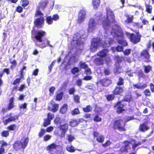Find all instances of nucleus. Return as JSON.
Wrapping results in <instances>:
<instances>
[{"instance_id":"1","label":"nucleus","mask_w":154,"mask_h":154,"mask_svg":"<svg viewBox=\"0 0 154 154\" xmlns=\"http://www.w3.org/2000/svg\"><path fill=\"white\" fill-rule=\"evenodd\" d=\"M31 34L33 38L36 41L41 43L40 44H36V46L42 48L46 47L52 48L53 46L50 44V41L47 38L43 40L42 38L46 35V32L42 30H34L31 31Z\"/></svg>"},{"instance_id":"2","label":"nucleus","mask_w":154,"mask_h":154,"mask_svg":"<svg viewBox=\"0 0 154 154\" xmlns=\"http://www.w3.org/2000/svg\"><path fill=\"white\" fill-rule=\"evenodd\" d=\"M106 18L105 17H102V15H100L98 20L100 22H101L103 27L109 26L111 22L115 23L116 22L115 18V16L113 11L110 8L106 10Z\"/></svg>"},{"instance_id":"3","label":"nucleus","mask_w":154,"mask_h":154,"mask_svg":"<svg viewBox=\"0 0 154 154\" xmlns=\"http://www.w3.org/2000/svg\"><path fill=\"white\" fill-rule=\"evenodd\" d=\"M29 138L28 137H23L21 140H17L13 144V148L16 151L20 152V154H23L24 149L28 145Z\"/></svg>"},{"instance_id":"4","label":"nucleus","mask_w":154,"mask_h":154,"mask_svg":"<svg viewBox=\"0 0 154 154\" xmlns=\"http://www.w3.org/2000/svg\"><path fill=\"white\" fill-rule=\"evenodd\" d=\"M109 126L113 130H118L120 131H125L126 130L125 124L122 119L114 120L113 122H111Z\"/></svg>"},{"instance_id":"5","label":"nucleus","mask_w":154,"mask_h":154,"mask_svg":"<svg viewBox=\"0 0 154 154\" xmlns=\"http://www.w3.org/2000/svg\"><path fill=\"white\" fill-rule=\"evenodd\" d=\"M131 30L136 33V34L134 33L130 34L129 35L130 41L134 44H137L140 42L142 36L138 31L137 32H136V30Z\"/></svg>"},{"instance_id":"6","label":"nucleus","mask_w":154,"mask_h":154,"mask_svg":"<svg viewBox=\"0 0 154 154\" xmlns=\"http://www.w3.org/2000/svg\"><path fill=\"white\" fill-rule=\"evenodd\" d=\"M48 2L46 1H44L40 2L39 5L37 7L35 12V16L37 17L38 16H43L44 14L40 11V8H42V10H44L46 7Z\"/></svg>"},{"instance_id":"7","label":"nucleus","mask_w":154,"mask_h":154,"mask_svg":"<svg viewBox=\"0 0 154 154\" xmlns=\"http://www.w3.org/2000/svg\"><path fill=\"white\" fill-rule=\"evenodd\" d=\"M101 43V40L99 38H94L91 41L90 49L92 52L97 50L98 46Z\"/></svg>"},{"instance_id":"8","label":"nucleus","mask_w":154,"mask_h":154,"mask_svg":"<svg viewBox=\"0 0 154 154\" xmlns=\"http://www.w3.org/2000/svg\"><path fill=\"white\" fill-rule=\"evenodd\" d=\"M150 55L147 49L143 50L140 53L139 58H141L144 60L143 61L149 63L151 61L150 59Z\"/></svg>"},{"instance_id":"9","label":"nucleus","mask_w":154,"mask_h":154,"mask_svg":"<svg viewBox=\"0 0 154 154\" xmlns=\"http://www.w3.org/2000/svg\"><path fill=\"white\" fill-rule=\"evenodd\" d=\"M119 33H117L116 35V37L118 38H121V39H119L118 41V43L122 45V46L126 47L128 46V44L126 41L124 40V34L122 32L119 31L118 32Z\"/></svg>"},{"instance_id":"10","label":"nucleus","mask_w":154,"mask_h":154,"mask_svg":"<svg viewBox=\"0 0 154 154\" xmlns=\"http://www.w3.org/2000/svg\"><path fill=\"white\" fill-rule=\"evenodd\" d=\"M40 16L39 17L35 19L33 22L35 26L38 29L42 27L44 22L43 16Z\"/></svg>"},{"instance_id":"11","label":"nucleus","mask_w":154,"mask_h":154,"mask_svg":"<svg viewBox=\"0 0 154 154\" xmlns=\"http://www.w3.org/2000/svg\"><path fill=\"white\" fill-rule=\"evenodd\" d=\"M123 101L121 100L117 102L114 104V107H116L117 109L116 112L118 114H120L125 111V110L124 109V107L125 105V104H122V102Z\"/></svg>"},{"instance_id":"12","label":"nucleus","mask_w":154,"mask_h":154,"mask_svg":"<svg viewBox=\"0 0 154 154\" xmlns=\"http://www.w3.org/2000/svg\"><path fill=\"white\" fill-rule=\"evenodd\" d=\"M60 130L61 131L60 135V138L64 137L66 132L68 131L69 128V125L68 124L66 123L63 124H61L59 125Z\"/></svg>"},{"instance_id":"13","label":"nucleus","mask_w":154,"mask_h":154,"mask_svg":"<svg viewBox=\"0 0 154 154\" xmlns=\"http://www.w3.org/2000/svg\"><path fill=\"white\" fill-rule=\"evenodd\" d=\"M86 17V11L85 9H82L80 10L79 12L77 22L79 24H80L83 22Z\"/></svg>"},{"instance_id":"14","label":"nucleus","mask_w":154,"mask_h":154,"mask_svg":"<svg viewBox=\"0 0 154 154\" xmlns=\"http://www.w3.org/2000/svg\"><path fill=\"white\" fill-rule=\"evenodd\" d=\"M124 88V87H122L117 85L115 87L112 91V92H113L116 95L122 96L125 91Z\"/></svg>"},{"instance_id":"15","label":"nucleus","mask_w":154,"mask_h":154,"mask_svg":"<svg viewBox=\"0 0 154 154\" xmlns=\"http://www.w3.org/2000/svg\"><path fill=\"white\" fill-rule=\"evenodd\" d=\"M125 144L119 150V154H122L124 152H128V147L129 146L131 142L128 140H125L123 143Z\"/></svg>"},{"instance_id":"16","label":"nucleus","mask_w":154,"mask_h":154,"mask_svg":"<svg viewBox=\"0 0 154 154\" xmlns=\"http://www.w3.org/2000/svg\"><path fill=\"white\" fill-rule=\"evenodd\" d=\"M93 134L94 138L96 139V141L98 142L102 143L104 142V137L103 135L100 134L99 132L95 131H94Z\"/></svg>"},{"instance_id":"17","label":"nucleus","mask_w":154,"mask_h":154,"mask_svg":"<svg viewBox=\"0 0 154 154\" xmlns=\"http://www.w3.org/2000/svg\"><path fill=\"white\" fill-rule=\"evenodd\" d=\"M101 85L103 86L108 87L112 83V80L107 78H104L100 79L99 82Z\"/></svg>"},{"instance_id":"18","label":"nucleus","mask_w":154,"mask_h":154,"mask_svg":"<svg viewBox=\"0 0 154 154\" xmlns=\"http://www.w3.org/2000/svg\"><path fill=\"white\" fill-rule=\"evenodd\" d=\"M109 52V50L108 49L104 48L98 52L96 55L99 57L103 58L107 56Z\"/></svg>"},{"instance_id":"19","label":"nucleus","mask_w":154,"mask_h":154,"mask_svg":"<svg viewBox=\"0 0 154 154\" xmlns=\"http://www.w3.org/2000/svg\"><path fill=\"white\" fill-rule=\"evenodd\" d=\"M149 128V127L148 125L146 123H143L140 124L138 129L140 131L145 132L148 131Z\"/></svg>"},{"instance_id":"20","label":"nucleus","mask_w":154,"mask_h":154,"mask_svg":"<svg viewBox=\"0 0 154 154\" xmlns=\"http://www.w3.org/2000/svg\"><path fill=\"white\" fill-rule=\"evenodd\" d=\"M18 118L19 117L18 116H11L7 119L3 121V122L4 125H6L9 122L14 121L16 120H18Z\"/></svg>"},{"instance_id":"21","label":"nucleus","mask_w":154,"mask_h":154,"mask_svg":"<svg viewBox=\"0 0 154 154\" xmlns=\"http://www.w3.org/2000/svg\"><path fill=\"white\" fill-rule=\"evenodd\" d=\"M96 27V23L94 18H91L88 23V29L92 31L94 30Z\"/></svg>"},{"instance_id":"22","label":"nucleus","mask_w":154,"mask_h":154,"mask_svg":"<svg viewBox=\"0 0 154 154\" xmlns=\"http://www.w3.org/2000/svg\"><path fill=\"white\" fill-rule=\"evenodd\" d=\"M132 100V97L131 94V92H129L125 94L122 100L123 101L130 102Z\"/></svg>"},{"instance_id":"23","label":"nucleus","mask_w":154,"mask_h":154,"mask_svg":"<svg viewBox=\"0 0 154 154\" xmlns=\"http://www.w3.org/2000/svg\"><path fill=\"white\" fill-rule=\"evenodd\" d=\"M94 62L95 65L97 66L102 65L103 64L104 61L103 58L99 57L94 59Z\"/></svg>"},{"instance_id":"24","label":"nucleus","mask_w":154,"mask_h":154,"mask_svg":"<svg viewBox=\"0 0 154 154\" xmlns=\"http://www.w3.org/2000/svg\"><path fill=\"white\" fill-rule=\"evenodd\" d=\"M126 17L127 19L125 21V23L128 24L133 23V20L134 18L133 15L127 14L126 15Z\"/></svg>"},{"instance_id":"25","label":"nucleus","mask_w":154,"mask_h":154,"mask_svg":"<svg viewBox=\"0 0 154 154\" xmlns=\"http://www.w3.org/2000/svg\"><path fill=\"white\" fill-rule=\"evenodd\" d=\"M52 108H51V107H48V109L50 111H52L54 113L58 110L59 104L57 103H54L52 105Z\"/></svg>"},{"instance_id":"26","label":"nucleus","mask_w":154,"mask_h":154,"mask_svg":"<svg viewBox=\"0 0 154 154\" xmlns=\"http://www.w3.org/2000/svg\"><path fill=\"white\" fill-rule=\"evenodd\" d=\"M58 146V145H56L55 143H53L46 147V149L50 152L52 151L53 149H56V147Z\"/></svg>"},{"instance_id":"27","label":"nucleus","mask_w":154,"mask_h":154,"mask_svg":"<svg viewBox=\"0 0 154 154\" xmlns=\"http://www.w3.org/2000/svg\"><path fill=\"white\" fill-rule=\"evenodd\" d=\"M68 105L66 104H64L60 109V112L62 114H65L67 111Z\"/></svg>"},{"instance_id":"28","label":"nucleus","mask_w":154,"mask_h":154,"mask_svg":"<svg viewBox=\"0 0 154 154\" xmlns=\"http://www.w3.org/2000/svg\"><path fill=\"white\" fill-rule=\"evenodd\" d=\"M116 95L112 92V94H108L106 96V99L108 101H112L115 98Z\"/></svg>"},{"instance_id":"29","label":"nucleus","mask_w":154,"mask_h":154,"mask_svg":"<svg viewBox=\"0 0 154 154\" xmlns=\"http://www.w3.org/2000/svg\"><path fill=\"white\" fill-rule=\"evenodd\" d=\"M100 0H92V4L94 9H97L99 6Z\"/></svg>"},{"instance_id":"30","label":"nucleus","mask_w":154,"mask_h":154,"mask_svg":"<svg viewBox=\"0 0 154 154\" xmlns=\"http://www.w3.org/2000/svg\"><path fill=\"white\" fill-rule=\"evenodd\" d=\"M134 88H137L138 89H143L145 88L146 87V85L144 83L142 85H139L138 84H136L133 85Z\"/></svg>"},{"instance_id":"31","label":"nucleus","mask_w":154,"mask_h":154,"mask_svg":"<svg viewBox=\"0 0 154 154\" xmlns=\"http://www.w3.org/2000/svg\"><path fill=\"white\" fill-rule=\"evenodd\" d=\"M26 67L25 66V65H24L23 66L22 68H21L20 71V78H22V79H23L24 78V70H26Z\"/></svg>"},{"instance_id":"32","label":"nucleus","mask_w":154,"mask_h":154,"mask_svg":"<svg viewBox=\"0 0 154 154\" xmlns=\"http://www.w3.org/2000/svg\"><path fill=\"white\" fill-rule=\"evenodd\" d=\"M63 93L62 92L57 94L55 97V100L58 101L61 100L63 98Z\"/></svg>"},{"instance_id":"33","label":"nucleus","mask_w":154,"mask_h":154,"mask_svg":"<svg viewBox=\"0 0 154 154\" xmlns=\"http://www.w3.org/2000/svg\"><path fill=\"white\" fill-rule=\"evenodd\" d=\"M45 20L46 23L48 25H51L53 23V20L51 16H48L46 17Z\"/></svg>"},{"instance_id":"34","label":"nucleus","mask_w":154,"mask_h":154,"mask_svg":"<svg viewBox=\"0 0 154 154\" xmlns=\"http://www.w3.org/2000/svg\"><path fill=\"white\" fill-rule=\"evenodd\" d=\"M144 68V71L145 73H148L152 70V67L150 65L147 66L144 65L143 66Z\"/></svg>"},{"instance_id":"35","label":"nucleus","mask_w":154,"mask_h":154,"mask_svg":"<svg viewBox=\"0 0 154 154\" xmlns=\"http://www.w3.org/2000/svg\"><path fill=\"white\" fill-rule=\"evenodd\" d=\"M146 11L148 13L151 14L152 13V7L151 5L149 4H146L145 5Z\"/></svg>"},{"instance_id":"36","label":"nucleus","mask_w":154,"mask_h":154,"mask_svg":"<svg viewBox=\"0 0 154 154\" xmlns=\"http://www.w3.org/2000/svg\"><path fill=\"white\" fill-rule=\"evenodd\" d=\"M77 120L75 119H72L69 122V125L71 127H74L77 125Z\"/></svg>"},{"instance_id":"37","label":"nucleus","mask_w":154,"mask_h":154,"mask_svg":"<svg viewBox=\"0 0 154 154\" xmlns=\"http://www.w3.org/2000/svg\"><path fill=\"white\" fill-rule=\"evenodd\" d=\"M124 79L122 77L119 78L118 82L116 83L117 86H120L124 85Z\"/></svg>"},{"instance_id":"38","label":"nucleus","mask_w":154,"mask_h":154,"mask_svg":"<svg viewBox=\"0 0 154 154\" xmlns=\"http://www.w3.org/2000/svg\"><path fill=\"white\" fill-rule=\"evenodd\" d=\"M82 109L84 112H89L92 111V107L90 105H88L85 107L83 108Z\"/></svg>"},{"instance_id":"39","label":"nucleus","mask_w":154,"mask_h":154,"mask_svg":"<svg viewBox=\"0 0 154 154\" xmlns=\"http://www.w3.org/2000/svg\"><path fill=\"white\" fill-rule=\"evenodd\" d=\"M137 74L139 78H144L145 76V75L141 69H140L137 71Z\"/></svg>"},{"instance_id":"40","label":"nucleus","mask_w":154,"mask_h":154,"mask_svg":"<svg viewBox=\"0 0 154 154\" xmlns=\"http://www.w3.org/2000/svg\"><path fill=\"white\" fill-rule=\"evenodd\" d=\"M46 132V131L45 129L43 128H41L40 129V131L38 134V137L39 138L42 137L45 134Z\"/></svg>"},{"instance_id":"41","label":"nucleus","mask_w":154,"mask_h":154,"mask_svg":"<svg viewBox=\"0 0 154 154\" xmlns=\"http://www.w3.org/2000/svg\"><path fill=\"white\" fill-rule=\"evenodd\" d=\"M79 72V69L77 67H73L71 71V73L73 75H75L76 73Z\"/></svg>"},{"instance_id":"42","label":"nucleus","mask_w":154,"mask_h":154,"mask_svg":"<svg viewBox=\"0 0 154 154\" xmlns=\"http://www.w3.org/2000/svg\"><path fill=\"white\" fill-rule=\"evenodd\" d=\"M54 124L60 125L61 124L62 121L60 117H56L54 120Z\"/></svg>"},{"instance_id":"43","label":"nucleus","mask_w":154,"mask_h":154,"mask_svg":"<svg viewBox=\"0 0 154 154\" xmlns=\"http://www.w3.org/2000/svg\"><path fill=\"white\" fill-rule=\"evenodd\" d=\"M51 121L47 118L45 119L43 123V125L44 127H46L51 124Z\"/></svg>"},{"instance_id":"44","label":"nucleus","mask_w":154,"mask_h":154,"mask_svg":"<svg viewBox=\"0 0 154 154\" xmlns=\"http://www.w3.org/2000/svg\"><path fill=\"white\" fill-rule=\"evenodd\" d=\"M71 113L72 115L74 116L79 114L80 111L78 108H76L72 110Z\"/></svg>"},{"instance_id":"45","label":"nucleus","mask_w":154,"mask_h":154,"mask_svg":"<svg viewBox=\"0 0 154 154\" xmlns=\"http://www.w3.org/2000/svg\"><path fill=\"white\" fill-rule=\"evenodd\" d=\"M17 128V125L15 124L11 125L7 127V129L9 131H14L16 130Z\"/></svg>"},{"instance_id":"46","label":"nucleus","mask_w":154,"mask_h":154,"mask_svg":"<svg viewBox=\"0 0 154 154\" xmlns=\"http://www.w3.org/2000/svg\"><path fill=\"white\" fill-rule=\"evenodd\" d=\"M80 97L78 95H75L73 96V100L75 102L79 103L80 101Z\"/></svg>"},{"instance_id":"47","label":"nucleus","mask_w":154,"mask_h":154,"mask_svg":"<svg viewBox=\"0 0 154 154\" xmlns=\"http://www.w3.org/2000/svg\"><path fill=\"white\" fill-rule=\"evenodd\" d=\"M21 2H22L21 6L23 8H25L29 4V2L28 0H21Z\"/></svg>"},{"instance_id":"48","label":"nucleus","mask_w":154,"mask_h":154,"mask_svg":"<svg viewBox=\"0 0 154 154\" xmlns=\"http://www.w3.org/2000/svg\"><path fill=\"white\" fill-rule=\"evenodd\" d=\"M79 67L81 68L85 69L88 67V65L85 62H80L79 63Z\"/></svg>"},{"instance_id":"49","label":"nucleus","mask_w":154,"mask_h":154,"mask_svg":"<svg viewBox=\"0 0 154 154\" xmlns=\"http://www.w3.org/2000/svg\"><path fill=\"white\" fill-rule=\"evenodd\" d=\"M132 25L134 27L137 28H141L143 27L142 25H141L138 22H134Z\"/></svg>"},{"instance_id":"50","label":"nucleus","mask_w":154,"mask_h":154,"mask_svg":"<svg viewBox=\"0 0 154 154\" xmlns=\"http://www.w3.org/2000/svg\"><path fill=\"white\" fill-rule=\"evenodd\" d=\"M10 63L12 64L10 66V68L12 69H13L17 65L16 61L15 60H14L12 61L10 60Z\"/></svg>"},{"instance_id":"51","label":"nucleus","mask_w":154,"mask_h":154,"mask_svg":"<svg viewBox=\"0 0 154 154\" xmlns=\"http://www.w3.org/2000/svg\"><path fill=\"white\" fill-rule=\"evenodd\" d=\"M56 89L55 87L54 86L51 87L49 89V95L50 96H52L54 93V91Z\"/></svg>"},{"instance_id":"52","label":"nucleus","mask_w":154,"mask_h":154,"mask_svg":"<svg viewBox=\"0 0 154 154\" xmlns=\"http://www.w3.org/2000/svg\"><path fill=\"white\" fill-rule=\"evenodd\" d=\"M9 135V133L8 131H3L1 133V136L2 137H7Z\"/></svg>"},{"instance_id":"53","label":"nucleus","mask_w":154,"mask_h":154,"mask_svg":"<svg viewBox=\"0 0 154 154\" xmlns=\"http://www.w3.org/2000/svg\"><path fill=\"white\" fill-rule=\"evenodd\" d=\"M66 150L70 152H75V149H74V147L72 145L66 147Z\"/></svg>"},{"instance_id":"54","label":"nucleus","mask_w":154,"mask_h":154,"mask_svg":"<svg viewBox=\"0 0 154 154\" xmlns=\"http://www.w3.org/2000/svg\"><path fill=\"white\" fill-rule=\"evenodd\" d=\"M22 79V78H20V77H19V78H16L14 81L13 82L12 84L13 85H16L17 84H19L21 81V79Z\"/></svg>"},{"instance_id":"55","label":"nucleus","mask_w":154,"mask_h":154,"mask_svg":"<svg viewBox=\"0 0 154 154\" xmlns=\"http://www.w3.org/2000/svg\"><path fill=\"white\" fill-rule=\"evenodd\" d=\"M93 120L95 122H99L101 121L102 119L100 117H99L98 115H96L94 117Z\"/></svg>"},{"instance_id":"56","label":"nucleus","mask_w":154,"mask_h":154,"mask_svg":"<svg viewBox=\"0 0 154 154\" xmlns=\"http://www.w3.org/2000/svg\"><path fill=\"white\" fill-rule=\"evenodd\" d=\"M54 115L50 112H49L47 114V119L51 121L54 118Z\"/></svg>"},{"instance_id":"57","label":"nucleus","mask_w":154,"mask_h":154,"mask_svg":"<svg viewBox=\"0 0 154 154\" xmlns=\"http://www.w3.org/2000/svg\"><path fill=\"white\" fill-rule=\"evenodd\" d=\"M75 90L74 87H72L68 89V93L70 95H73Z\"/></svg>"},{"instance_id":"58","label":"nucleus","mask_w":154,"mask_h":154,"mask_svg":"<svg viewBox=\"0 0 154 154\" xmlns=\"http://www.w3.org/2000/svg\"><path fill=\"white\" fill-rule=\"evenodd\" d=\"M144 93L145 95L147 96H150L151 95V94L150 91L149 89H146L144 91Z\"/></svg>"},{"instance_id":"59","label":"nucleus","mask_w":154,"mask_h":154,"mask_svg":"<svg viewBox=\"0 0 154 154\" xmlns=\"http://www.w3.org/2000/svg\"><path fill=\"white\" fill-rule=\"evenodd\" d=\"M51 136L49 134H46L44 137L43 140L45 141H47L49 140L51 138Z\"/></svg>"},{"instance_id":"60","label":"nucleus","mask_w":154,"mask_h":154,"mask_svg":"<svg viewBox=\"0 0 154 154\" xmlns=\"http://www.w3.org/2000/svg\"><path fill=\"white\" fill-rule=\"evenodd\" d=\"M85 70L84 72L87 75H90L92 74V72L91 69L89 68H87Z\"/></svg>"},{"instance_id":"61","label":"nucleus","mask_w":154,"mask_h":154,"mask_svg":"<svg viewBox=\"0 0 154 154\" xmlns=\"http://www.w3.org/2000/svg\"><path fill=\"white\" fill-rule=\"evenodd\" d=\"M103 73L106 75H109L110 73V70L108 68H105L103 70Z\"/></svg>"},{"instance_id":"62","label":"nucleus","mask_w":154,"mask_h":154,"mask_svg":"<svg viewBox=\"0 0 154 154\" xmlns=\"http://www.w3.org/2000/svg\"><path fill=\"white\" fill-rule=\"evenodd\" d=\"M67 137L68 140L69 142H71L75 139L74 137L71 134L68 135Z\"/></svg>"},{"instance_id":"63","label":"nucleus","mask_w":154,"mask_h":154,"mask_svg":"<svg viewBox=\"0 0 154 154\" xmlns=\"http://www.w3.org/2000/svg\"><path fill=\"white\" fill-rule=\"evenodd\" d=\"M111 143L109 140H107L105 143L103 144L102 145L103 147H107L108 146H109Z\"/></svg>"},{"instance_id":"64","label":"nucleus","mask_w":154,"mask_h":154,"mask_svg":"<svg viewBox=\"0 0 154 154\" xmlns=\"http://www.w3.org/2000/svg\"><path fill=\"white\" fill-rule=\"evenodd\" d=\"M123 52L125 55L128 56L131 54V49H125Z\"/></svg>"}]
</instances>
